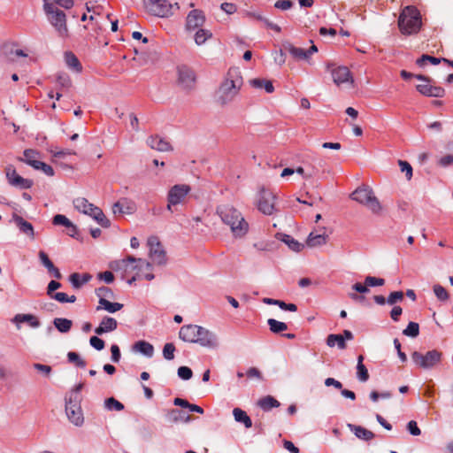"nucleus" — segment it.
Returning a JSON list of instances; mask_svg holds the SVG:
<instances>
[{"label":"nucleus","instance_id":"nucleus-1","mask_svg":"<svg viewBox=\"0 0 453 453\" xmlns=\"http://www.w3.org/2000/svg\"><path fill=\"white\" fill-rule=\"evenodd\" d=\"M109 267L114 271L117 280L126 283L154 279L151 265L142 258L129 256L126 259L111 262Z\"/></svg>","mask_w":453,"mask_h":453},{"label":"nucleus","instance_id":"nucleus-2","mask_svg":"<svg viewBox=\"0 0 453 453\" xmlns=\"http://www.w3.org/2000/svg\"><path fill=\"white\" fill-rule=\"evenodd\" d=\"M216 214L221 221L229 226L234 238L244 237L250 229L249 223L242 213L231 204H220L216 208Z\"/></svg>","mask_w":453,"mask_h":453},{"label":"nucleus","instance_id":"nucleus-3","mask_svg":"<svg viewBox=\"0 0 453 453\" xmlns=\"http://www.w3.org/2000/svg\"><path fill=\"white\" fill-rule=\"evenodd\" d=\"M242 86V77L237 68H230L217 91V102L220 105L232 103Z\"/></svg>","mask_w":453,"mask_h":453},{"label":"nucleus","instance_id":"nucleus-4","mask_svg":"<svg viewBox=\"0 0 453 453\" xmlns=\"http://www.w3.org/2000/svg\"><path fill=\"white\" fill-rule=\"evenodd\" d=\"M179 337L184 342L198 343L203 347L215 348L218 345L216 334L197 325H185L181 326Z\"/></svg>","mask_w":453,"mask_h":453},{"label":"nucleus","instance_id":"nucleus-5","mask_svg":"<svg viewBox=\"0 0 453 453\" xmlns=\"http://www.w3.org/2000/svg\"><path fill=\"white\" fill-rule=\"evenodd\" d=\"M397 26L403 35L418 34L422 27V17L418 9L414 5L403 7L399 14Z\"/></svg>","mask_w":453,"mask_h":453},{"label":"nucleus","instance_id":"nucleus-6","mask_svg":"<svg viewBox=\"0 0 453 453\" xmlns=\"http://www.w3.org/2000/svg\"><path fill=\"white\" fill-rule=\"evenodd\" d=\"M350 198L360 204H363L374 214H380L382 211V206L380 201L369 186L362 185L358 187L351 193Z\"/></svg>","mask_w":453,"mask_h":453},{"label":"nucleus","instance_id":"nucleus-7","mask_svg":"<svg viewBox=\"0 0 453 453\" xmlns=\"http://www.w3.org/2000/svg\"><path fill=\"white\" fill-rule=\"evenodd\" d=\"M47 19L53 27L58 36L65 39L69 37V28L67 26L66 15L58 7H50L48 5L43 8Z\"/></svg>","mask_w":453,"mask_h":453},{"label":"nucleus","instance_id":"nucleus-8","mask_svg":"<svg viewBox=\"0 0 453 453\" xmlns=\"http://www.w3.org/2000/svg\"><path fill=\"white\" fill-rule=\"evenodd\" d=\"M191 192V187L188 184H176L168 190L166 196V210L170 212L174 211V208L179 204H184L188 196Z\"/></svg>","mask_w":453,"mask_h":453},{"label":"nucleus","instance_id":"nucleus-9","mask_svg":"<svg viewBox=\"0 0 453 453\" xmlns=\"http://www.w3.org/2000/svg\"><path fill=\"white\" fill-rule=\"evenodd\" d=\"M148 12L160 18H166L173 14V9H179V4H172L166 0H143Z\"/></svg>","mask_w":453,"mask_h":453},{"label":"nucleus","instance_id":"nucleus-10","mask_svg":"<svg viewBox=\"0 0 453 453\" xmlns=\"http://www.w3.org/2000/svg\"><path fill=\"white\" fill-rule=\"evenodd\" d=\"M441 352L437 349L427 351L426 354L414 351L411 354V359L418 367L431 369L441 362Z\"/></svg>","mask_w":453,"mask_h":453},{"label":"nucleus","instance_id":"nucleus-11","mask_svg":"<svg viewBox=\"0 0 453 453\" xmlns=\"http://www.w3.org/2000/svg\"><path fill=\"white\" fill-rule=\"evenodd\" d=\"M150 248L149 256L152 262L157 265H165L166 263V252L157 236H150L148 239Z\"/></svg>","mask_w":453,"mask_h":453},{"label":"nucleus","instance_id":"nucleus-12","mask_svg":"<svg viewBox=\"0 0 453 453\" xmlns=\"http://www.w3.org/2000/svg\"><path fill=\"white\" fill-rule=\"evenodd\" d=\"M276 195L272 191L263 188L259 193L257 209L265 215H273L276 211Z\"/></svg>","mask_w":453,"mask_h":453},{"label":"nucleus","instance_id":"nucleus-13","mask_svg":"<svg viewBox=\"0 0 453 453\" xmlns=\"http://www.w3.org/2000/svg\"><path fill=\"white\" fill-rule=\"evenodd\" d=\"M65 401V412L68 419L75 426L82 425L84 418L77 396L75 395L74 398H72V396L66 397Z\"/></svg>","mask_w":453,"mask_h":453},{"label":"nucleus","instance_id":"nucleus-14","mask_svg":"<svg viewBox=\"0 0 453 453\" xmlns=\"http://www.w3.org/2000/svg\"><path fill=\"white\" fill-rule=\"evenodd\" d=\"M327 69L331 72L333 81L338 87L343 84H349L350 87H353L354 79L348 67L328 65Z\"/></svg>","mask_w":453,"mask_h":453},{"label":"nucleus","instance_id":"nucleus-15","mask_svg":"<svg viewBox=\"0 0 453 453\" xmlns=\"http://www.w3.org/2000/svg\"><path fill=\"white\" fill-rule=\"evenodd\" d=\"M8 183L20 189H28L33 186V180L25 179L16 172L12 166H8L5 170Z\"/></svg>","mask_w":453,"mask_h":453},{"label":"nucleus","instance_id":"nucleus-16","mask_svg":"<svg viewBox=\"0 0 453 453\" xmlns=\"http://www.w3.org/2000/svg\"><path fill=\"white\" fill-rule=\"evenodd\" d=\"M196 82V75L194 71L186 66L181 65L178 67V84L183 89H191L194 88Z\"/></svg>","mask_w":453,"mask_h":453},{"label":"nucleus","instance_id":"nucleus-17","mask_svg":"<svg viewBox=\"0 0 453 453\" xmlns=\"http://www.w3.org/2000/svg\"><path fill=\"white\" fill-rule=\"evenodd\" d=\"M417 90L426 96L443 97L445 89L441 87L434 86L431 79L426 82L417 85Z\"/></svg>","mask_w":453,"mask_h":453},{"label":"nucleus","instance_id":"nucleus-18","mask_svg":"<svg viewBox=\"0 0 453 453\" xmlns=\"http://www.w3.org/2000/svg\"><path fill=\"white\" fill-rule=\"evenodd\" d=\"M204 22H205V16L203 14V12L201 10L196 9V10L191 11L188 14L187 19H186V28H187V30H189V31L198 29L201 27H203Z\"/></svg>","mask_w":453,"mask_h":453},{"label":"nucleus","instance_id":"nucleus-19","mask_svg":"<svg viewBox=\"0 0 453 453\" xmlns=\"http://www.w3.org/2000/svg\"><path fill=\"white\" fill-rule=\"evenodd\" d=\"M328 235L326 234V228L322 227L318 231H312L307 237L306 245L310 248H316L326 243Z\"/></svg>","mask_w":453,"mask_h":453},{"label":"nucleus","instance_id":"nucleus-20","mask_svg":"<svg viewBox=\"0 0 453 453\" xmlns=\"http://www.w3.org/2000/svg\"><path fill=\"white\" fill-rule=\"evenodd\" d=\"M135 211V203L128 198H121L112 205L115 215L132 214Z\"/></svg>","mask_w":453,"mask_h":453},{"label":"nucleus","instance_id":"nucleus-21","mask_svg":"<svg viewBox=\"0 0 453 453\" xmlns=\"http://www.w3.org/2000/svg\"><path fill=\"white\" fill-rule=\"evenodd\" d=\"M148 145L152 149L161 152H167L173 150L170 142L158 135L150 136L147 141Z\"/></svg>","mask_w":453,"mask_h":453},{"label":"nucleus","instance_id":"nucleus-22","mask_svg":"<svg viewBox=\"0 0 453 453\" xmlns=\"http://www.w3.org/2000/svg\"><path fill=\"white\" fill-rule=\"evenodd\" d=\"M61 287V285H48V290L47 294L53 299H56L57 301L60 303H73L76 300L75 296H68L64 292H56L57 289H58Z\"/></svg>","mask_w":453,"mask_h":453},{"label":"nucleus","instance_id":"nucleus-23","mask_svg":"<svg viewBox=\"0 0 453 453\" xmlns=\"http://www.w3.org/2000/svg\"><path fill=\"white\" fill-rule=\"evenodd\" d=\"M118 326V322L115 319L111 317H104L99 326L95 329L96 334H103L104 333L114 331Z\"/></svg>","mask_w":453,"mask_h":453},{"label":"nucleus","instance_id":"nucleus-24","mask_svg":"<svg viewBox=\"0 0 453 453\" xmlns=\"http://www.w3.org/2000/svg\"><path fill=\"white\" fill-rule=\"evenodd\" d=\"M276 236L280 241L283 242L289 248V250L295 252L301 251L304 247L303 243L299 242L289 234H277Z\"/></svg>","mask_w":453,"mask_h":453},{"label":"nucleus","instance_id":"nucleus-25","mask_svg":"<svg viewBox=\"0 0 453 453\" xmlns=\"http://www.w3.org/2000/svg\"><path fill=\"white\" fill-rule=\"evenodd\" d=\"M73 205L75 209H77L79 211L91 216V214L94 213V209H97L96 206L90 203L86 198L84 197H78L73 201Z\"/></svg>","mask_w":453,"mask_h":453},{"label":"nucleus","instance_id":"nucleus-26","mask_svg":"<svg viewBox=\"0 0 453 453\" xmlns=\"http://www.w3.org/2000/svg\"><path fill=\"white\" fill-rule=\"evenodd\" d=\"M12 321L16 324L18 329L20 328L19 324L24 322L28 323L32 327H38L40 326L37 318L32 314H17Z\"/></svg>","mask_w":453,"mask_h":453},{"label":"nucleus","instance_id":"nucleus-27","mask_svg":"<svg viewBox=\"0 0 453 453\" xmlns=\"http://www.w3.org/2000/svg\"><path fill=\"white\" fill-rule=\"evenodd\" d=\"M348 426L358 439L364 440L365 441L372 440L375 436L372 431L361 426L349 424Z\"/></svg>","mask_w":453,"mask_h":453},{"label":"nucleus","instance_id":"nucleus-28","mask_svg":"<svg viewBox=\"0 0 453 453\" xmlns=\"http://www.w3.org/2000/svg\"><path fill=\"white\" fill-rule=\"evenodd\" d=\"M13 220L22 233L34 238L35 232L31 223L16 214L13 215Z\"/></svg>","mask_w":453,"mask_h":453},{"label":"nucleus","instance_id":"nucleus-29","mask_svg":"<svg viewBox=\"0 0 453 453\" xmlns=\"http://www.w3.org/2000/svg\"><path fill=\"white\" fill-rule=\"evenodd\" d=\"M166 419L169 423H178V422H188L190 420V417L178 409H172L166 413Z\"/></svg>","mask_w":453,"mask_h":453},{"label":"nucleus","instance_id":"nucleus-30","mask_svg":"<svg viewBox=\"0 0 453 453\" xmlns=\"http://www.w3.org/2000/svg\"><path fill=\"white\" fill-rule=\"evenodd\" d=\"M280 405V402L272 395H266L257 401V406H259L265 411H269L273 408H277Z\"/></svg>","mask_w":453,"mask_h":453},{"label":"nucleus","instance_id":"nucleus-31","mask_svg":"<svg viewBox=\"0 0 453 453\" xmlns=\"http://www.w3.org/2000/svg\"><path fill=\"white\" fill-rule=\"evenodd\" d=\"M133 349L134 351H138L149 357H151L154 354L153 345L145 341L136 342L133 346Z\"/></svg>","mask_w":453,"mask_h":453},{"label":"nucleus","instance_id":"nucleus-32","mask_svg":"<svg viewBox=\"0 0 453 453\" xmlns=\"http://www.w3.org/2000/svg\"><path fill=\"white\" fill-rule=\"evenodd\" d=\"M250 84L251 87L257 89L264 88L269 94L274 91V87L272 81L265 79H252L250 81Z\"/></svg>","mask_w":453,"mask_h":453},{"label":"nucleus","instance_id":"nucleus-33","mask_svg":"<svg viewBox=\"0 0 453 453\" xmlns=\"http://www.w3.org/2000/svg\"><path fill=\"white\" fill-rule=\"evenodd\" d=\"M65 61L66 65L75 71L76 73H81L82 70V66L78 58L71 51L65 53Z\"/></svg>","mask_w":453,"mask_h":453},{"label":"nucleus","instance_id":"nucleus-34","mask_svg":"<svg viewBox=\"0 0 453 453\" xmlns=\"http://www.w3.org/2000/svg\"><path fill=\"white\" fill-rule=\"evenodd\" d=\"M368 286L369 285H353V292H349V296L354 301L363 302L365 297L362 295L369 292Z\"/></svg>","mask_w":453,"mask_h":453},{"label":"nucleus","instance_id":"nucleus-35","mask_svg":"<svg viewBox=\"0 0 453 453\" xmlns=\"http://www.w3.org/2000/svg\"><path fill=\"white\" fill-rule=\"evenodd\" d=\"M284 48L296 59H308L307 50L303 48L296 47L291 43H288Z\"/></svg>","mask_w":453,"mask_h":453},{"label":"nucleus","instance_id":"nucleus-36","mask_svg":"<svg viewBox=\"0 0 453 453\" xmlns=\"http://www.w3.org/2000/svg\"><path fill=\"white\" fill-rule=\"evenodd\" d=\"M233 415L234 417V419L237 422L243 423V425L246 428H250L252 426L251 418L242 409L234 408L233 411Z\"/></svg>","mask_w":453,"mask_h":453},{"label":"nucleus","instance_id":"nucleus-37","mask_svg":"<svg viewBox=\"0 0 453 453\" xmlns=\"http://www.w3.org/2000/svg\"><path fill=\"white\" fill-rule=\"evenodd\" d=\"M123 308V304L119 303H111L107 299H100L99 305L96 310L104 309L108 312L113 313Z\"/></svg>","mask_w":453,"mask_h":453},{"label":"nucleus","instance_id":"nucleus-38","mask_svg":"<svg viewBox=\"0 0 453 453\" xmlns=\"http://www.w3.org/2000/svg\"><path fill=\"white\" fill-rule=\"evenodd\" d=\"M363 361L364 357L362 355L358 356L357 365V376L360 381L365 382L369 380V372L365 365L363 364Z\"/></svg>","mask_w":453,"mask_h":453},{"label":"nucleus","instance_id":"nucleus-39","mask_svg":"<svg viewBox=\"0 0 453 453\" xmlns=\"http://www.w3.org/2000/svg\"><path fill=\"white\" fill-rule=\"evenodd\" d=\"M58 89H68L72 87V80L65 73H59L56 77Z\"/></svg>","mask_w":453,"mask_h":453},{"label":"nucleus","instance_id":"nucleus-40","mask_svg":"<svg viewBox=\"0 0 453 453\" xmlns=\"http://www.w3.org/2000/svg\"><path fill=\"white\" fill-rule=\"evenodd\" d=\"M326 344L329 347H334L337 345L341 349H344L346 348V342L342 334H329L326 338Z\"/></svg>","mask_w":453,"mask_h":453},{"label":"nucleus","instance_id":"nucleus-41","mask_svg":"<svg viewBox=\"0 0 453 453\" xmlns=\"http://www.w3.org/2000/svg\"><path fill=\"white\" fill-rule=\"evenodd\" d=\"M74 4L73 0H43V8H46L48 5L50 7H57L56 5H59L65 9H71Z\"/></svg>","mask_w":453,"mask_h":453},{"label":"nucleus","instance_id":"nucleus-42","mask_svg":"<svg viewBox=\"0 0 453 453\" xmlns=\"http://www.w3.org/2000/svg\"><path fill=\"white\" fill-rule=\"evenodd\" d=\"M53 323L57 329L61 333L69 332L73 325L72 320L63 318L55 319Z\"/></svg>","mask_w":453,"mask_h":453},{"label":"nucleus","instance_id":"nucleus-43","mask_svg":"<svg viewBox=\"0 0 453 453\" xmlns=\"http://www.w3.org/2000/svg\"><path fill=\"white\" fill-rule=\"evenodd\" d=\"M93 279L92 274L88 273H73L69 276V283H87Z\"/></svg>","mask_w":453,"mask_h":453},{"label":"nucleus","instance_id":"nucleus-44","mask_svg":"<svg viewBox=\"0 0 453 453\" xmlns=\"http://www.w3.org/2000/svg\"><path fill=\"white\" fill-rule=\"evenodd\" d=\"M267 324L270 330L274 334H279L288 329V325L286 323L278 321L274 319H269L267 320Z\"/></svg>","mask_w":453,"mask_h":453},{"label":"nucleus","instance_id":"nucleus-45","mask_svg":"<svg viewBox=\"0 0 453 453\" xmlns=\"http://www.w3.org/2000/svg\"><path fill=\"white\" fill-rule=\"evenodd\" d=\"M98 224H100L103 227H109L111 226L110 220L105 217L103 211L97 207V209H94V213L91 216Z\"/></svg>","mask_w":453,"mask_h":453},{"label":"nucleus","instance_id":"nucleus-46","mask_svg":"<svg viewBox=\"0 0 453 453\" xmlns=\"http://www.w3.org/2000/svg\"><path fill=\"white\" fill-rule=\"evenodd\" d=\"M211 36L212 34L210 30L199 28L195 34V42L197 45H202Z\"/></svg>","mask_w":453,"mask_h":453},{"label":"nucleus","instance_id":"nucleus-47","mask_svg":"<svg viewBox=\"0 0 453 453\" xmlns=\"http://www.w3.org/2000/svg\"><path fill=\"white\" fill-rule=\"evenodd\" d=\"M24 158L22 159L25 163L31 165L32 167L35 165V163L39 160V153L34 150H25L23 153Z\"/></svg>","mask_w":453,"mask_h":453},{"label":"nucleus","instance_id":"nucleus-48","mask_svg":"<svg viewBox=\"0 0 453 453\" xmlns=\"http://www.w3.org/2000/svg\"><path fill=\"white\" fill-rule=\"evenodd\" d=\"M96 293L97 296L99 297V300L100 299H107L108 300V299L114 298L113 291L106 286H102V287L96 288Z\"/></svg>","mask_w":453,"mask_h":453},{"label":"nucleus","instance_id":"nucleus-49","mask_svg":"<svg viewBox=\"0 0 453 453\" xmlns=\"http://www.w3.org/2000/svg\"><path fill=\"white\" fill-rule=\"evenodd\" d=\"M52 223L56 226H64L66 228L73 227V222L65 215L57 214L53 217Z\"/></svg>","mask_w":453,"mask_h":453},{"label":"nucleus","instance_id":"nucleus-50","mask_svg":"<svg viewBox=\"0 0 453 453\" xmlns=\"http://www.w3.org/2000/svg\"><path fill=\"white\" fill-rule=\"evenodd\" d=\"M426 61H428L432 65H438L441 61H443V58H438L435 57L424 54L419 58L417 59L416 64L419 66H423Z\"/></svg>","mask_w":453,"mask_h":453},{"label":"nucleus","instance_id":"nucleus-51","mask_svg":"<svg viewBox=\"0 0 453 453\" xmlns=\"http://www.w3.org/2000/svg\"><path fill=\"white\" fill-rule=\"evenodd\" d=\"M403 334L410 337H417L419 334V326L416 322H410Z\"/></svg>","mask_w":453,"mask_h":453},{"label":"nucleus","instance_id":"nucleus-52","mask_svg":"<svg viewBox=\"0 0 453 453\" xmlns=\"http://www.w3.org/2000/svg\"><path fill=\"white\" fill-rule=\"evenodd\" d=\"M104 405L110 411L115 410V411H120L124 410L123 403H121L119 401L116 400L114 397L107 398L104 402Z\"/></svg>","mask_w":453,"mask_h":453},{"label":"nucleus","instance_id":"nucleus-53","mask_svg":"<svg viewBox=\"0 0 453 453\" xmlns=\"http://www.w3.org/2000/svg\"><path fill=\"white\" fill-rule=\"evenodd\" d=\"M67 358L70 363L75 364L78 367L83 368L86 366V362L81 358L80 355L76 352H68Z\"/></svg>","mask_w":453,"mask_h":453},{"label":"nucleus","instance_id":"nucleus-54","mask_svg":"<svg viewBox=\"0 0 453 453\" xmlns=\"http://www.w3.org/2000/svg\"><path fill=\"white\" fill-rule=\"evenodd\" d=\"M33 168L35 169V170H41L47 176H53L54 175L53 168L50 165H47V164H45V163H43V162H42L40 160H38L35 163V165L33 166Z\"/></svg>","mask_w":453,"mask_h":453},{"label":"nucleus","instance_id":"nucleus-55","mask_svg":"<svg viewBox=\"0 0 453 453\" xmlns=\"http://www.w3.org/2000/svg\"><path fill=\"white\" fill-rule=\"evenodd\" d=\"M175 346L173 343H165L163 349V356L167 360H173L174 358Z\"/></svg>","mask_w":453,"mask_h":453},{"label":"nucleus","instance_id":"nucleus-56","mask_svg":"<svg viewBox=\"0 0 453 453\" xmlns=\"http://www.w3.org/2000/svg\"><path fill=\"white\" fill-rule=\"evenodd\" d=\"M115 279H117L114 271H105L104 273H99L97 274L98 280H104L107 283L112 282Z\"/></svg>","mask_w":453,"mask_h":453},{"label":"nucleus","instance_id":"nucleus-57","mask_svg":"<svg viewBox=\"0 0 453 453\" xmlns=\"http://www.w3.org/2000/svg\"><path fill=\"white\" fill-rule=\"evenodd\" d=\"M401 171L405 173L407 180H411L412 177V167L407 161L399 160L398 162Z\"/></svg>","mask_w":453,"mask_h":453},{"label":"nucleus","instance_id":"nucleus-58","mask_svg":"<svg viewBox=\"0 0 453 453\" xmlns=\"http://www.w3.org/2000/svg\"><path fill=\"white\" fill-rule=\"evenodd\" d=\"M403 299V291H395L392 292L387 299V303L388 304H395Z\"/></svg>","mask_w":453,"mask_h":453},{"label":"nucleus","instance_id":"nucleus-59","mask_svg":"<svg viewBox=\"0 0 453 453\" xmlns=\"http://www.w3.org/2000/svg\"><path fill=\"white\" fill-rule=\"evenodd\" d=\"M193 372L188 366H180L178 369V376L182 380H188L192 378Z\"/></svg>","mask_w":453,"mask_h":453},{"label":"nucleus","instance_id":"nucleus-60","mask_svg":"<svg viewBox=\"0 0 453 453\" xmlns=\"http://www.w3.org/2000/svg\"><path fill=\"white\" fill-rule=\"evenodd\" d=\"M434 291L437 298L441 301H445L449 297L448 292L441 285H435Z\"/></svg>","mask_w":453,"mask_h":453},{"label":"nucleus","instance_id":"nucleus-61","mask_svg":"<svg viewBox=\"0 0 453 453\" xmlns=\"http://www.w3.org/2000/svg\"><path fill=\"white\" fill-rule=\"evenodd\" d=\"M33 367L38 372H42L44 376L49 377L51 373V367L47 365H42L39 363H35L33 365Z\"/></svg>","mask_w":453,"mask_h":453},{"label":"nucleus","instance_id":"nucleus-62","mask_svg":"<svg viewBox=\"0 0 453 453\" xmlns=\"http://www.w3.org/2000/svg\"><path fill=\"white\" fill-rule=\"evenodd\" d=\"M39 258L41 263L43 265L44 267L47 268V270L53 269L54 265L44 251L41 250L39 252Z\"/></svg>","mask_w":453,"mask_h":453},{"label":"nucleus","instance_id":"nucleus-63","mask_svg":"<svg viewBox=\"0 0 453 453\" xmlns=\"http://www.w3.org/2000/svg\"><path fill=\"white\" fill-rule=\"evenodd\" d=\"M90 345L96 350H102L104 348V342L97 336H92L89 340Z\"/></svg>","mask_w":453,"mask_h":453},{"label":"nucleus","instance_id":"nucleus-64","mask_svg":"<svg viewBox=\"0 0 453 453\" xmlns=\"http://www.w3.org/2000/svg\"><path fill=\"white\" fill-rule=\"evenodd\" d=\"M438 165L441 167H448V166L453 165V155L448 154V155L441 157L438 160Z\"/></svg>","mask_w":453,"mask_h":453}]
</instances>
